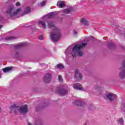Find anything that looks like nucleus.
Listing matches in <instances>:
<instances>
[{"label": "nucleus", "mask_w": 125, "mask_h": 125, "mask_svg": "<svg viewBox=\"0 0 125 125\" xmlns=\"http://www.w3.org/2000/svg\"><path fill=\"white\" fill-rule=\"evenodd\" d=\"M108 46L109 47V48H114V47L115 46V45L114 43H109L108 44Z\"/></svg>", "instance_id": "20"}, {"label": "nucleus", "mask_w": 125, "mask_h": 125, "mask_svg": "<svg viewBox=\"0 0 125 125\" xmlns=\"http://www.w3.org/2000/svg\"><path fill=\"white\" fill-rule=\"evenodd\" d=\"M51 78H52L51 74L47 73L44 75L43 78V81L46 83H50V81H51Z\"/></svg>", "instance_id": "7"}, {"label": "nucleus", "mask_w": 125, "mask_h": 125, "mask_svg": "<svg viewBox=\"0 0 125 125\" xmlns=\"http://www.w3.org/2000/svg\"><path fill=\"white\" fill-rule=\"evenodd\" d=\"M66 85H62L57 87L56 89V93H58L60 95L65 96L68 94V90L66 89Z\"/></svg>", "instance_id": "4"}, {"label": "nucleus", "mask_w": 125, "mask_h": 125, "mask_svg": "<svg viewBox=\"0 0 125 125\" xmlns=\"http://www.w3.org/2000/svg\"><path fill=\"white\" fill-rule=\"evenodd\" d=\"M43 39V37H42V35H41L39 37V39L40 40V41H42Z\"/></svg>", "instance_id": "28"}, {"label": "nucleus", "mask_w": 125, "mask_h": 125, "mask_svg": "<svg viewBox=\"0 0 125 125\" xmlns=\"http://www.w3.org/2000/svg\"><path fill=\"white\" fill-rule=\"evenodd\" d=\"M48 26L49 28H53L50 35L52 42H58L61 38V32H60V29L54 26V23L53 21L48 22Z\"/></svg>", "instance_id": "1"}, {"label": "nucleus", "mask_w": 125, "mask_h": 125, "mask_svg": "<svg viewBox=\"0 0 125 125\" xmlns=\"http://www.w3.org/2000/svg\"><path fill=\"white\" fill-rule=\"evenodd\" d=\"M75 77L77 80H78V82L81 81L82 79H83V75L81 73H79V70H75Z\"/></svg>", "instance_id": "10"}, {"label": "nucleus", "mask_w": 125, "mask_h": 125, "mask_svg": "<svg viewBox=\"0 0 125 125\" xmlns=\"http://www.w3.org/2000/svg\"><path fill=\"white\" fill-rule=\"evenodd\" d=\"M121 110L123 111V112H125V103L123 104L122 106H121Z\"/></svg>", "instance_id": "24"}, {"label": "nucleus", "mask_w": 125, "mask_h": 125, "mask_svg": "<svg viewBox=\"0 0 125 125\" xmlns=\"http://www.w3.org/2000/svg\"><path fill=\"white\" fill-rule=\"evenodd\" d=\"M11 70H12V68L9 67H7L2 69V71L3 72H4V73H6V72H9V71H11Z\"/></svg>", "instance_id": "17"}, {"label": "nucleus", "mask_w": 125, "mask_h": 125, "mask_svg": "<svg viewBox=\"0 0 125 125\" xmlns=\"http://www.w3.org/2000/svg\"><path fill=\"white\" fill-rule=\"evenodd\" d=\"M25 14H29V13H31V8L29 7H27L25 9Z\"/></svg>", "instance_id": "19"}, {"label": "nucleus", "mask_w": 125, "mask_h": 125, "mask_svg": "<svg viewBox=\"0 0 125 125\" xmlns=\"http://www.w3.org/2000/svg\"><path fill=\"white\" fill-rule=\"evenodd\" d=\"M0 112H1V109H0Z\"/></svg>", "instance_id": "35"}, {"label": "nucleus", "mask_w": 125, "mask_h": 125, "mask_svg": "<svg viewBox=\"0 0 125 125\" xmlns=\"http://www.w3.org/2000/svg\"><path fill=\"white\" fill-rule=\"evenodd\" d=\"M59 81L61 82V83L63 82V78H62V77L61 75H59L58 76Z\"/></svg>", "instance_id": "25"}, {"label": "nucleus", "mask_w": 125, "mask_h": 125, "mask_svg": "<svg viewBox=\"0 0 125 125\" xmlns=\"http://www.w3.org/2000/svg\"><path fill=\"white\" fill-rule=\"evenodd\" d=\"M121 71L119 73V77L120 79H125V61L123 63V67L120 68Z\"/></svg>", "instance_id": "6"}, {"label": "nucleus", "mask_w": 125, "mask_h": 125, "mask_svg": "<svg viewBox=\"0 0 125 125\" xmlns=\"http://www.w3.org/2000/svg\"><path fill=\"white\" fill-rule=\"evenodd\" d=\"M81 22V23L83 24L84 26H86V25H88V21L86 20L85 19H82Z\"/></svg>", "instance_id": "16"}, {"label": "nucleus", "mask_w": 125, "mask_h": 125, "mask_svg": "<svg viewBox=\"0 0 125 125\" xmlns=\"http://www.w3.org/2000/svg\"><path fill=\"white\" fill-rule=\"evenodd\" d=\"M90 38H91L92 39H93V38H94L93 36H90Z\"/></svg>", "instance_id": "33"}, {"label": "nucleus", "mask_w": 125, "mask_h": 125, "mask_svg": "<svg viewBox=\"0 0 125 125\" xmlns=\"http://www.w3.org/2000/svg\"><path fill=\"white\" fill-rule=\"evenodd\" d=\"M14 39H15L14 37L13 36H10L5 38V40L6 41H11L12 40H13Z\"/></svg>", "instance_id": "21"}, {"label": "nucleus", "mask_w": 125, "mask_h": 125, "mask_svg": "<svg viewBox=\"0 0 125 125\" xmlns=\"http://www.w3.org/2000/svg\"><path fill=\"white\" fill-rule=\"evenodd\" d=\"M16 5L17 6H20V3L19 2H17L16 3Z\"/></svg>", "instance_id": "30"}, {"label": "nucleus", "mask_w": 125, "mask_h": 125, "mask_svg": "<svg viewBox=\"0 0 125 125\" xmlns=\"http://www.w3.org/2000/svg\"><path fill=\"white\" fill-rule=\"evenodd\" d=\"M12 57L14 58H17L19 57V52H16L15 53H13V54H12Z\"/></svg>", "instance_id": "18"}, {"label": "nucleus", "mask_w": 125, "mask_h": 125, "mask_svg": "<svg viewBox=\"0 0 125 125\" xmlns=\"http://www.w3.org/2000/svg\"><path fill=\"white\" fill-rule=\"evenodd\" d=\"M116 97H117V95L113 93H108L106 94L107 99V100H109V101H110V102L114 101V100L116 99Z\"/></svg>", "instance_id": "8"}, {"label": "nucleus", "mask_w": 125, "mask_h": 125, "mask_svg": "<svg viewBox=\"0 0 125 125\" xmlns=\"http://www.w3.org/2000/svg\"><path fill=\"white\" fill-rule=\"evenodd\" d=\"M45 3H46V2L45 1H44L41 3V6H44L45 5Z\"/></svg>", "instance_id": "27"}, {"label": "nucleus", "mask_w": 125, "mask_h": 125, "mask_svg": "<svg viewBox=\"0 0 125 125\" xmlns=\"http://www.w3.org/2000/svg\"><path fill=\"white\" fill-rule=\"evenodd\" d=\"M71 12V10L69 9H64L63 10V12L64 13H69Z\"/></svg>", "instance_id": "23"}, {"label": "nucleus", "mask_w": 125, "mask_h": 125, "mask_svg": "<svg viewBox=\"0 0 125 125\" xmlns=\"http://www.w3.org/2000/svg\"><path fill=\"white\" fill-rule=\"evenodd\" d=\"M75 105L76 106H84V103L82 101H76L74 102Z\"/></svg>", "instance_id": "13"}, {"label": "nucleus", "mask_w": 125, "mask_h": 125, "mask_svg": "<svg viewBox=\"0 0 125 125\" xmlns=\"http://www.w3.org/2000/svg\"><path fill=\"white\" fill-rule=\"evenodd\" d=\"M119 123L121 125H124V119L123 118L119 119Z\"/></svg>", "instance_id": "26"}, {"label": "nucleus", "mask_w": 125, "mask_h": 125, "mask_svg": "<svg viewBox=\"0 0 125 125\" xmlns=\"http://www.w3.org/2000/svg\"><path fill=\"white\" fill-rule=\"evenodd\" d=\"M87 44V43H82L81 45L79 44L75 45L72 49V56L73 57H76L77 55L83 56V53L80 51L81 49L84 47Z\"/></svg>", "instance_id": "2"}, {"label": "nucleus", "mask_w": 125, "mask_h": 125, "mask_svg": "<svg viewBox=\"0 0 125 125\" xmlns=\"http://www.w3.org/2000/svg\"><path fill=\"white\" fill-rule=\"evenodd\" d=\"M84 41H86V38H85V39H84Z\"/></svg>", "instance_id": "36"}, {"label": "nucleus", "mask_w": 125, "mask_h": 125, "mask_svg": "<svg viewBox=\"0 0 125 125\" xmlns=\"http://www.w3.org/2000/svg\"><path fill=\"white\" fill-rule=\"evenodd\" d=\"M1 28H2V25H0V29Z\"/></svg>", "instance_id": "34"}, {"label": "nucleus", "mask_w": 125, "mask_h": 125, "mask_svg": "<svg viewBox=\"0 0 125 125\" xmlns=\"http://www.w3.org/2000/svg\"><path fill=\"white\" fill-rule=\"evenodd\" d=\"M73 88H75V89H77V90L84 91L83 88V86H82V84H80L79 83H75L73 85Z\"/></svg>", "instance_id": "11"}, {"label": "nucleus", "mask_w": 125, "mask_h": 125, "mask_svg": "<svg viewBox=\"0 0 125 125\" xmlns=\"http://www.w3.org/2000/svg\"><path fill=\"white\" fill-rule=\"evenodd\" d=\"M38 24H41L43 29H45V28H46V25H45V21H40L38 22Z\"/></svg>", "instance_id": "15"}, {"label": "nucleus", "mask_w": 125, "mask_h": 125, "mask_svg": "<svg viewBox=\"0 0 125 125\" xmlns=\"http://www.w3.org/2000/svg\"><path fill=\"white\" fill-rule=\"evenodd\" d=\"M10 109L14 110V112L16 114H17V113L26 114L28 113L29 111V109L28 108V105L27 104H25L21 107H19L17 106V105L14 104L11 106Z\"/></svg>", "instance_id": "3"}, {"label": "nucleus", "mask_w": 125, "mask_h": 125, "mask_svg": "<svg viewBox=\"0 0 125 125\" xmlns=\"http://www.w3.org/2000/svg\"><path fill=\"white\" fill-rule=\"evenodd\" d=\"M90 109H93V106L90 105Z\"/></svg>", "instance_id": "31"}, {"label": "nucleus", "mask_w": 125, "mask_h": 125, "mask_svg": "<svg viewBox=\"0 0 125 125\" xmlns=\"http://www.w3.org/2000/svg\"><path fill=\"white\" fill-rule=\"evenodd\" d=\"M73 34L74 36H77V35H78V32H77V31L74 30Z\"/></svg>", "instance_id": "29"}, {"label": "nucleus", "mask_w": 125, "mask_h": 125, "mask_svg": "<svg viewBox=\"0 0 125 125\" xmlns=\"http://www.w3.org/2000/svg\"><path fill=\"white\" fill-rule=\"evenodd\" d=\"M43 18L44 19H45V20H46V16H44Z\"/></svg>", "instance_id": "32"}, {"label": "nucleus", "mask_w": 125, "mask_h": 125, "mask_svg": "<svg viewBox=\"0 0 125 125\" xmlns=\"http://www.w3.org/2000/svg\"><path fill=\"white\" fill-rule=\"evenodd\" d=\"M36 110H38V109H37V108H36Z\"/></svg>", "instance_id": "37"}, {"label": "nucleus", "mask_w": 125, "mask_h": 125, "mask_svg": "<svg viewBox=\"0 0 125 125\" xmlns=\"http://www.w3.org/2000/svg\"><path fill=\"white\" fill-rule=\"evenodd\" d=\"M21 10V8H18L17 10H15L14 7L11 6L7 9L6 11V13H7V14H9L10 17H12L13 16H15V15H17V14L19 13Z\"/></svg>", "instance_id": "5"}, {"label": "nucleus", "mask_w": 125, "mask_h": 125, "mask_svg": "<svg viewBox=\"0 0 125 125\" xmlns=\"http://www.w3.org/2000/svg\"><path fill=\"white\" fill-rule=\"evenodd\" d=\"M57 68H59L60 69H63V68H64V66H63V65L59 63L57 65Z\"/></svg>", "instance_id": "22"}, {"label": "nucleus", "mask_w": 125, "mask_h": 125, "mask_svg": "<svg viewBox=\"0 0 125 125\" xmlns=\"http://www.w3.org/2000/svg\"><path fill=\"white\" fill-rule=\"evenodd\" d=\"M27 45H28L27 42H23L18 45H15L14 47L15 49H19V48H21L22 46H26Z\"/></svg>", "instance_id": "9"}, {"label": "nucleus", "mask_w": 125, "mask_h": 125, "mask_svg": "<svg viewBox=\"0 0 125 125\" xmlns=\"http://www.w3.org/2000/svg\"><path fill=\"white\" fill-rule=\"evenodd\" d=\"M57 6L60 8H63V7H65L66 6V4L64 1L59 0L58 1Z\"/></svg>", "instance_id": "12"}, {"label": "nucleus", "mask_w": 125, "mask_h": 125, "mask_svg": "<svg viewBox=\"0 0 125 125\" xmlns=\"http://www.w3.org/2000/svg\"><path fill=\"white\" fill-rule=\"evenodd\" d=\"M56 15H57L56 12H51L48 15L47 18L48 19H51L52 18H54Z\"/></svg>", "instance_id": "14"}]
</instances>
